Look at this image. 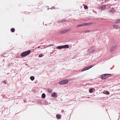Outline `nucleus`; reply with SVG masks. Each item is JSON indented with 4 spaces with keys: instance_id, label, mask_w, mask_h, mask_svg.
<instances>
[{
    "instance_id": "nucleus-22",
    "label": "nucleus",
    "mask_w": 120,
    "mask_h": 120,
    "mask_svg": "<svg viewBox=\"0 0 120 120\" xmlns=\"http://www.w3.org/2000/svg\"><path fill=\"white\" fill-rule=\"evenodd\" d=\"M84 8L85 9H87L88 8V7L86 5H85L84 6Z\"/></svg>"
},
{
    "instance_id": "nucleus-6",
    "label": "nucleus",
    "mask_w": 120,
    "mask_h": 120,
    "mask_svg": "<svg viewBox=\"0 0 120 120\" xmlns=\"http://www.w3.org/2000/svg\"><path fill=\"white\" fill-rule=\"evenodd\" d=\"M106 5H101L99 6V9L100 10H104L106 8Z\"/></svg>"
},
{
    "instance_id": "nucleus-26",
    "label": "nucleus",
    "mask_w": 120,
    "mask_h": 120,
    "mask_svg": "<svg viewBox=\"0 0 120 120\" xmlns=\"http://www.w3.org/2000/svg\"><path fill=\"white\" fill-rule=\"evenodd\" d=\"M48 92L49 93H51V91L49 89H48L47 90Z\"/></svg>"
},
{
    "instance_id": "nucleus-9",
    "label": "nucleus",
    "mask_w": 120,
    "mask_h": 120,
    "mask_svg": "<svg viewBox=\"0 0 120 120\" xmlns=\"http://www.w3.org/2000/svg\"><path fill=\"white\" fill-rule=\"evenodd\" d=\"M85 23H83L82 24H79L78 25V26H77V27H81L83 26H85Z\"/></svg>"
},
{
    "instance_id": "nucleus-24",
    "label": "nucleus",
    "mask_w": 120,
    "mask_h": 120,
    "mask_svg": "<svg viewBox=\"0 0 120 120\" xmlns=\"http://www.w3.org/2000/svg\"><path fill=\"white\" fill-rule=\"evenodd\" d=\"M43 55L42 54H40L38 56L40 57H41L43 56Z\"/></svg>"
},
{
    "instance_id": "nucleus-32",
    "label": "nucleus",
    "mask_w": 120,
    "mask_h": 120,
    "mask_svg": "<svg viewBox=\"0 0 120 120\" xmlns=\"http://www.w3.org/2000/svg\"><path fill=\"white\" fill-rule=\"evenodd\" d=\"M40 47V46H38V48H35V49H37L38 48H39Z\"/></svg>"
},
{
    "instance_id": "nucleus-19",
    "label": "nucleus",
    "mask_w": 120,
    "mask_h": 120,
    "mask_svg": "<svg viewBox=\"0 0 120 120\" xmlns=\"http://www.w3.org/2000/svg\"><path fill=\"white\" fill-rule=\"evenodd\" d=\"M11 31L12 32H14L15 31V29L14 28H12L11 30Z\"/></svg>"
},
{
    "instance_id": "nucleus-17",
    "label": "nucleus",
    "mask_w": 120,
    "mask_h": 120,
    "mask_svg": "<svg viewBox=\"0 0 120 120\" xmlns=\"http://www.w3.org/2000/svg\"><path fill=\"white\" fill-rule=\"evenodd\" d=\"M30 79L32 81H33L34 79V77L33 76H31L30 77Z\"/></svg>"
},
{
    "instance_id": "nucleus-18",
    "label": "nucleus",
    "mask_w": 120,
    "mask_h": 120,
    "mask_svg": "<svg viewBox=\"0 0 120 120\" xmlns=\"http://www.w3.org/2000/svg\"><path fill=\"white\" fill-rule=\"evenodd\" d=\"M89 92L90 93H93V89L92 88H91L90 89H89Z\"/></svg>"
},
{
    "instance_id": "nucleus-7",
    "label": "nucleus",
    "mask_w": 120,
    "mask_h": 120,
    "mask_svg": "<svg viewBox=\"0 0 120 120\" xmlns=\"http://www.w3.org/2000/svg\"><path fill=\"white\" fill-rule=\"evenodd\" d=\"M116 46H112L110 49V50L111 52H112V51L113 50L115 49L116 47Z\"/></svg>"
},
{
    "instance_id": "nucleus-1",
    "label": "nucleus",
    "mask_w": 120,
    "mask_h": 120,
    "mask_svg": "<svg viewBox=\"0 0 120 120\" xmlns=\"http://www.w3.org/2000/svg\"><path fill=\"white\" fill-rule=\"evenodd\" d=\"M30 52V51L29 50L23 52L21 54V56L22 57L25 56L29 54Z\"/></svg>"
},
{
    "instance_id": "nucleus-21",
    "label": "nucleus",
    "mask_w": 120,
    "mask_h": 120,
    "mask_svg": "<svg viewBox=\"0 0 120 120\" xmlns=\"http://www.w3.org/2000/svg\"><path fill=\"white\" fill-rule=\"evenodd\" d=\"M66 21H67L65 19H62L61 21V22H66Z\"/></svg>"
},
{
    "instance_id": "nucleus-27",
    "label": "nucleus",
    "mask_w": 120,
    "mask_h": 120,
    "mask_svg": "<svg viewBox=\"0 0 120 120\" xmlns=\"http://www.w3.org/2000/svg\"><path fill=\"white\" fill-rule=\"evenodd\" d=\"M120 22V19H118L117 20V22Z\"/></svg>"
},
{
    "instance_id": "nucleus-2",
    "label": "nucleus",
    "mask_w": 120,
    "mask_h": 120,
    "mask_svg": "<svg viewBox=\"0 0 120 120\" xmlns=\"http://www.w3.org/2000/svg\"><path fill=\"white\" fill-rule=\"evenodd\" d=\"M110 76L111 75L110 74H105L101 75V78L102 79H104L110 77Z\"/></svg>"
},
{
    "instance_id": "nucleus-20",
    "label": "nucleus",
    "mask_w": 120,
    "mask_h": 120,
    "mask_svg": "<svg viewBox=\"0 0 120 120\" xmlns=\"http://www.w3.org/2000/svg\"><path fill=\"white\" fill-rule=\"evenodd\" d=\"M54 45H55L53 44H50V45H48L47 46V47H50L51 46H54Z\"/></svg>"
},
{
    "instance_id": "nucleus-11",
    "label": "nucleus",
    "mask_w": 120,
    "mask_h": 120,
    "mask_svg": "<svg viewBox=\"0 0 120 120\" xmlns=\"http://www.w3.org/2000/svg\"><path fill=\"white\" fill-rule=\"evenodd\" d=\"M113 27L115 29H119L120 28V27L118 26H116V25H114L113 26Z\"/></svg>"
},
{
    "instance_id": "nucleus-16",
    "label": "nucleus",
    "mask_w": 120,
    "mask_h": 120,
    "mask_svg": "<svg viewBox=\"0 0 120 120\" xmlns=\"http://www.w3.org/2000/svg\"><path fill=\"white\" fill-rule=\"evenodd\" d=\"M68 30H62L60 32V33H65L67 31H68Z\"/></svg>"
},
{
    "instance_id": "nucleus-8",
    "label": "nucleus",
    "mask_w": 120,
    "mask_h": 120,
    "mask_svg": "<svg viewBox=\"0 0 120 120\" xmlns=\"http://www.w3.org/2000/svg\"><path fill=\"white\" fill-rule=\"evenodd\" d=\"M115 11L114 10V8H112L110 9L109 11V12L110 14H112Z\"/></svg>"
},
{
    "instance_id": "nucleus-3",
    "label": "nucleus",
    "mask_w": 120,
    "mask_h": 120,
    "mask_svg": "<svg viewBox=\"0 0 120 120\" xmlns=\"http://www.w3.org/2000/svg\"><path fill=\"white\" fill-rule=\"evenodd\" d=\"M69 47V45H64L62 46H57L56 47V48L57 49H67Z\"/></svg>"
},
{
    "instance_id": "nucleus-31",
    "label": "nucleus",
    "mask_w": 120,
    "mask_h": 120,
    "mask_svg": "<svg viewBox=\"0 0 120 120\" xmlns=\"http://www.w3.org/2000/svg\"><path fill=\"white\" fill-rule=\"evenodd\" d=\"M55 8L54 7V6H52V9H54V8Z\"/></svg>"
},
{
    "instance_id": "nucleus-10",
    "label": "nucleus",
    "mask_w": 120,
    "mask_h": 120,
    "mask_svg": "<svg viewBox=\"0 0 120 120\" xmlns=\"http://www.w3.org/2000/svg\"><path fill=\"white\" fill-rule=\"evenodd\" d=\"M56 94V93L54 92L51 95V96L53 97H57V95Z\"/></svg>"
},
{
    "instance_id": "nucleus-29",
    "label": "nucleus",
    "mask_w": 120,
    "mask_h": 120,
    "mask_svg": "<svg viewBox=\"0 0 120 120\" xmlns=\"http://www.w3.org/2000/svg\"><path fill=\"white\" fill-rule=\"evenodd\" d=\"M58 23H60L62 22H61V21L60 20H59L58 21Z\"/></svg>"
},
{
    "instance_id": "nucleus-5",
    "label": "nucleus",
    "mask_w": 120,
    "mask_h": 120,
    "mask_svg": "<svg viewBox=\"0 0 120 120\" xmlns=\"http://www.w3.org/2000/svg\"><path fill=\"white\" fill-rule=\"evenodd\" d=\"M95 47H92L88 50V52L89 53L95 51Z\"/></svg>"
},
{
    "instance_id": "nucleus-4",
    "label": "nucleus",
    "mask_w": 120,
    "mask_h": 120,
    "mask_svg": "<svg viewBox=\"0 0 120 120\" xmlns=\"http://www.w3.org/2000/svg\"><path fill=\"white\" fill-rule=\"evenodd\" d=\"M68 82L67 80H64L59 82V83L61 85L67 83Z\"/></svg>"
},
{
    "instance_id": "nucleus-12",
    "label": "nucleus",
    "mask_w": 120,
    "mask_h": 120,
    "mask_svg": "<svg viewBox=\"0 0 120 120\" xmlns=\"http://www.w3.org/2000/svg\"><path fill=\"white\" fill-rule=\"evenodd\" d=\"M88 69L87 67H86L84 68L82 70V71H83L87 70H88Z\"/></svg>"
},
{
    "instance_id": "nucleus-28",
    "label": "nucleus",
    "mask_w": 120,
    "mask_h": 120,
    "mask_svg": "<svg viewBox=\"0 0 120 120\" xmlns=\"http://www.w3.org/2000/svg\"><path fill=\"white\" fill-rule=\"evenodd\" d=\"M2 83H3L4 84H5L6 83V81H3L2 82Z\"/></svg>"
},
{
    "instance_id": "nucleus-30",
    "label": "nucleus",
    "mask_w": 120,
    "mask_h": 120,
    "mask_svg": "<svg viewBox=\"0 0 120 120\" xmlns=\"http://www.w3.org/2000/svg\"><path fill=\"white\" fill-rule=\"evenodd\" d=\"M89 31V30H86L84 32L85 33H86V32H88Z\"/></svg>"
},
{
    "instance_id": "nucleus-14",
    "label": "nucleus",
    "mask_w": 120,
    "mask_h": 120,
    "mask_svg": "<svg viewBox=\"0 0 120 120\" xmlns=\"http://www.w3.org/2000/svg\"><path fill=\"white\" fill-rule=\"evenodd\" d=\"M56 117L58 119H60L61 118V115H60L57 114L56 115Z\"/></svg>"
},
{
    "instance_id": "nucleus-33",
    "label": "nucleus",
    "mask_w": 120,
    "mask_h": 120,
    "mask_svg": "<svg viewBox=\"0 0 120 120\" xmlns=\"http://www.w3.org/2000/svg\"><path fill=\"white\" fill-rule=\"evenodd\" d=\"M35 83H36V82H35Z\"/></svg>"
},
{
    "instance_id": "nucleus-23",
    "label": "nucleus",
    "mask_w": 120,
    "mask_h": 120,
    "mask_svg": "<svg viewBox=\"0 0 120 120\" xmlns=\"http://www.w3.org/2000/svg\"><path fill=\"white\" fill-rule=\"evenodd\" d=\"M105 94L107 95H109V92L108 91H106Z\"/></svg>"
},
{
    "instance_id": "nucleus-13",
    "label": "nucleus",
    "mask_w": 120,
    "mask_h": 120,
    "mask_svg": "<svg viewBox=\"0 0 120 120\" xmlns=\"http://www.w3.org/2000/svg\"><path fill=\"white\" fill-rule=\"evenodd\" d=\"M41 96L42 98H45L46 95L44 93H43L42 94Z\"/></svg>"
},
{
    "instance_id": "nucleus-25",
    "label": "nucleus",
    "mask_w": 120,
    "mask_h": 120,
    "mask_svg": "<svg viewBox=\"0 0 120 120\" xmlns=\"http://www.w3.org/2000/svg\"><path fill=\"white\" fill-rule=\"evenodd\" d=\"M93 67V65H90L89 66L87 67L88 69L90 68H92Z\"/></svg>"
},
{
    "instance_id": "nucleus-15",
    "label": "nucleus",
    "mask_w": 120,
    "mask_h": 120,
    "mask_svg": "<svg viewBox=\"0 0 120 120\" xmlns=\"http://www.w3.org/2000/svg\"><path fill=\"white\" fill-rule=\"evenodd\" d=\"M85 23V26H89L90 25H91L92 24V23L91 22H89L88 23Z\"/></svg>"
}]
</instances>
